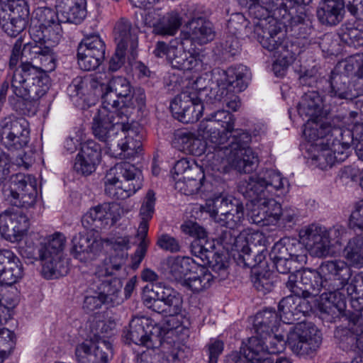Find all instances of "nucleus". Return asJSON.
I'll return each instance as SVG.
<instances>
[{"label":"nucleus","mask_w":363,"mask_h":363,"mask_svg":"<svg viewBox=\"0 0 363 363\" xmlns=\"http://www.w3.org/2000/svg\"><path fill=\"white\" fill-rule=\"evenodd\" d=\"M9 66L12 71L11 89L21 98L17 104L21 107L26 101H37L46 94L50 87L47 74L56 67V55L48 47L41 44L23 45V39L15 42L10 55Z\"/></svg>","instance_id":"obj_1"},{"label":"nucleus","mask_w":363,"mask_h":363,"mask_svg":"<svg viewBox=\"0 0 363 363\" xmlns=\"http://www.w3.org/2000/svg\"><path fill=\"white\" fill-rule=\"evenodd\" d=\"M323 281L324 292L320 294L319 309L323 314L338 313L346 306V294L356 290L350 266L342 259H331L323 262L319 266Z\"/></svg>","instance_id":"obj_2"},{"label":"nucleus","mask_w":363,"mask_h":363,"mask_svg":"<svg viewBox=\"0 0 363 363\" xmlns=\"http://www.w3.org/2000/svg\"><path fill=\"white\" fill-rule=\"evenodd\" d=\"M105 194L119 200L128 198L141 189V172L128 162H121L111 168L105 177Z\"/></svg>","instance_id":"obj_3"},{"label":"nucleus","mask_w":363,"mask_h":363,"mask_svg":"<svg viewBox=\"0 0 363 363\" xmlns=\"http://www.w3.org/2000/svg\"><path fill=\"white\" fill-rule=\"evenodd\" d=\"M125 118H128L127 111L102 105L92 120L91 130L94 136L111 148L112 143L118 136L124 135Z\"/></svg>","instance_id":"obj_4"},{"label":"nucleus","mask_w":363,"mask_h":363,"mask_svg":"<svg viewBox=\"0 0 363 363\" xmlns=\"http://www.w3.org/2000/svg\"><path fill=\"white\" fill-rule=\"evenodd\" d=\"M165 330L147 317H135L123 330V337L127 344L134 343L147 349L159 348L164 344Z\"/></svg>","instance_id":"obj_5"},{"label":"nucleus","mask_w":363,"mask_h":363,"mask_svg":"<svg viewBox=\"0 0 363 363\" xmlns=\"http://www.w3.org/2000/svg\"><path fill=\"white\" fill-rule=\"evenodd\" d=\"M4 199L8 204L18 208L33 207L37 199L35 177L18 173L12 175L2 189Z\"/></svg>","instance_id":"obj_6"},{"label":"nucleus","mask_w":363,"mask_h":363,"mask_svg":"<svg viewBox=\"0 0 363 363\" xmlns=\"http://www.w3.org/2000/svg\"><path fill=\"white\" fill-rule=\"evenodd\" d=\"M206 117L198 126V133L203 139L215 145L225 143L228 135L234 128L235 118L233 113L218 109L206 112Z\"/></svg>","instance_id":"obj_7"},{"label":"nucleus","mask_w":363,"mask_h":363,"mask_svg":"<svg viewBox=\"0 0 363 363\" xmlns=\"http://www.w3.org/2000/svg\"><path fill=\"white\" fill-rule=\"evenodd\" d=\"M29 140V123L24 118L10 114L0 119V144L6 149L22 150Z\"/></svg>","instance_id":"obj_8"},{"label":"nucleus","mask_w":363,"mask_h":363,"mask_svg":"<svg viewBox=\"0 0 363 363\" xmlns=\"http://www.w3.org/2000/svg\"><path fill=\"white\" fill-rule=\"evenodd\" d=\"M286 342L294 354L303 357L312 354L319 347L321 337L313 323L301 320L290 329Z\"/></svg>","instance_id":"obj_9"},{"label":"nucleus","mask_w":363,"mask_h":363,"mask_svg":"<svg viewBox=\"0 0 363 363\" xmlns=\"http://www.w3.org/2000/svg\"><path fill=\"white\" fill-rule=\"evenodd\" d=\"M205 106L196 92L184 91L177 95L170 103L172 116L183 123L197 121L205 113Z\"/></svg>","instance_id":"obj_10"},{"label":"nucleus","mask_w":363,"mask_h":363,"mask_svg":"<svg viewBox=\"0 0 363 363\" xmlns=\"http://www.w3.org/2000/svg\"><path fill=\"white\" fill-rule=\"evenodd\" d=\"M359 317L356 314L349 315L348 328L335 331V337L343 350L362 353L356 355L350 363H363V323H359Z\"/></svg>","instance_id":"obj_11"},{"label":"nucleus","mask_w":363,"mask_h":363,"mask_svg":"<svg viewBox=\"0 0 363 363\" xmlns=\"http://www.w3.org/2000/svg\"><path fill=\"white\" fill-rule=\"evenodd\" d=\"M113 347L109 340H86L75 347L78 363H109L113 357Z\"/></svg>","instance_id":"obj_12"},{"label":"nucleus","mask_w":363,"mask_h":363,"mask_svg":"<svg viewBox=\"0 0 363 363\" xmlns=\"http://www.w3.org/2000/svg\"><path fill=\"white\" fill-rule=\"evenodd\" d=\"M119 207L114 203H104L91 208L82 218L84 228L98 231L113 225L120 218Z\"/></svg>","instance_id":"obj_13"},{"label":"nucleus","mask_w":363,"mask_h":363,"mask_svg":"<svg viewBox=\"0 0 363 363\" xmlns=\"http://www.w3.org/2000/svg\"><path fill=\"white\" fill-rule=\"evenodd\" d=\"M248 69L244 65L230 67L223 70V76L227 82L228 89L223 105L235 111L240 106L236 93L244 91L248 84Z\"/></svg>","instance_id":"obj_14"},{"label":"nucleus","mask_w":363,"mask_h":363,"mask_svg":"<svg viewBox=\"0 0 363 363\" xmlns=\"http://www.w3.org/2000/svg\"><path fill=\"white\" fill-rule=\"evenodd\" d=\"M66 242L65 236L59 232L48 236L40 242L45 262L42 267V274L48 279L57 277L59 254L63 250Z\"/></svg>","instance_id":"obj_15"},{"label":"nucleus","mask_w":363,"mask_h":363,"mask_svg":"<svg viewBox=\"0 0 363 363\" xmlns=\"http://www.w3.org/2000/svg\"><path fill=\"white\" fill-rule=\"evenodd\" d=\"M271 25L262 29V31L252 33V38L256 39L262 48L274 57H281L284 52H288L285 43V33L281 22L272 19Z\"/></svg>","instance_id":"obj_16"},{"label":"nucleus","mask_w":363,"mask_h":363,"mask_svg":"<svg viewBox=\"0 0 363 363\" xmlns=\"http://www.w3.org/2000/svg\"><path fill=\"white\" fill-rule=\"evenodd\" d=\"M191 40L199 45H206L213 40L216 36L212 22L201 9H194L186 23Z\"/></svg>","instance_id":"obj_17"},{"label":"nucleus","mask_w":363,"mask_h":363,"mask_svg":"<svg viewBox=\"0 0 363 363\" xmlns=\"http://www.w3.org/2000/svg\"><path fill=\"white\" fill-rule=\"evenodd\" d=\"M267 4L262 1H255L247 5H241L248 9L249 15L253 18V33L262 31V29L271 25V20H278L276 11L282 5V0H267Z\"/></svg>","instance_id":"obj_18"},{"label":"nucleus","mask_w":363,"mask_h":363,"mask_svg":"<svg viewBox=\"0 0 363 363\" xmlns=\"http://www.w3.org/2000/svg\"><path fill=\"white\" fill-rule=\"evenodd\" d=\"M300 238L313 255L323 257L330 254V244L325 227L314 223L309 225L300 231Z\"/></svg>","instance_id":"obj_19"},{"label":"nucleus","mask_w":363,"mask_h":363,"mask_svg":"<svg viewBox=\"0 0 363 363\" xmlns=\"http://www.w3.org/2000/svg\"><path fill=\"white\" fill-rule=\"evenodd\" d=\"M181 230L194 238L190 249L192 255L196 258L206 260L212 255L213 244L208 241V233L203 226L196 222L188 220L181 225Z\"/></svg>","instance_id":"obj_20"},{"label":"nucleus","mask_w":363,"mask_h":363,"mask_svg":"<svg viewBox=\"0 0 363 363\" xmlns=\"http://www.w3.org/2000/svg\"><path fill=\"white\" fill-rule=\"evenodd\" d=\"M71 255L82 262L96 259L103 249V241L88 233H79L72 239Z\"/></svg>","instance_id":"obj_21"},{"label":"nucleus","mask_w":363,"mask_h":363,"mask_svg":"<svg viewBox=\"0 0 363 363\" xmlns=\"http://www.w3.org/2000/svg\"><path fill=\"white\" fill-rule=\"evenodd\" d=\"M311 311L312 306L307 299L294 294L283 298L278 306L281 322L289 325L294 324Z\"/></svg>","instance_id":"obj_22"},{"label":"nucleus","mask_w":363,"mask_h":363,"mask_svg":"<svg viewBox=\"0 0 363 363\" xmlns=\"http://www.w3.org/2000/svg\"><path fill=\"white\" fill-rule=\"evenodd\" d=\"M29 224L28 217L23 213H11L6 211L0 214V233L11 242L21 240Z\"/></svg>","instance_id":"obj_23"},{"label":"nucleus","mask_w":363,"mask_h":363,"mask_svg":"<svg viewBox=\"0 0 363 363\" xmlns=\"http://www.w3.org/2000/svg\"><path fill=\"white\" fill-rule=\"evenodd\" d=\"M23 7L21 4H17L15 1H12V4L9 5L10 10L14 14L16 10L17 17H11V14L3 8L0 9V27L10 37H16L26 27L29 11L26 3L23 1Z\"/></svg>","instance_id":"obj_24"},{"label":"nucleus","mask_w":363,"mask_h":363,"mask_svg":"<svg viewBox=\"0 0 363 363\" xmlns=\"http://www.w3.org/2000/svg\"><path fill=\"white\" fill-rule=\"evenodd\" d=\"M131 93L132 86L125 77H114L109 81L101 96L102 104L113 109L120 108Z\"/></svg>","instance_id":"obj_25"},{"label":"nucleus","mask_w":363,"mask_h":363,"mask_svg":"<svg viewBox=\"0 0 363 363\" xmlns=\"http://www.w3.org/2000/svg\"><path fill=\"white\" fill-rule=\"evenodd\" d=\"M152 292L160 302V313L174 316L180 314L183 308V296L174 288L162 283L155 285Z\"/></svg>","instance_id":"obj_26"},{"label":"nucleus","mask_w":363,"mask_h":363,"mask_svg":"<svg viewBox=\"0 0 363 363\" xmlns=\"http://www.w3.org/2000/svg\"><path fill=\"white\" fill-rule=\"evenodd\" d=\"M268 251L263 245L258 247L255 244L246 243L239 247L237 255L234 254L235 259L239 266L242 267L259 269L267 267L265 261Z\"/></svg>","instance_id":"obj_27"},{"label":"nucleus","mask_w":363,"mask_h":363,"mask_svg":"<svg viewBox=\"0 0 363 363\" xmlns=\"http://www.w3.org/2000/svg\"><path fill=\"white\" fill-rule=\"evenodd\" d=\"M155 12H148L144 17L145 25L153 27L154 32L161 35H174L182 23V18L176 11H171L157 21H155Z\"/></svg>","instance_id":"obj_28"},{"label":"nucleus","mask_w":363,"mask_h":363,"mask_svg":"<svg viewBox=\"0 0 363 363\" xmlns=\"http://www.w3.org/2000/svg\"><path fill=\"white\" fill-rule=\"evenodd\" d=\"M328 81L330 84L328 94L333 99L352 101L359 95L348 76L339 74L336 69L331 72Z\"/></svg>","instance_id":"obj_29"},{"label":"nucleus","mask_w":363,"mask_h":363,"mask_svg":"<svg viewBox=\"0 0 363 363\" xmlns=\"http://www.w3.org/2000/svg\"><path fill=\"white\" fill-rule=\"evenodd\" d=\"M94 286L100 294L106 306L114 307L120 305L123 298L121 296L123 284L121 280L117 277H108L99 279L95 281Z\"/></svg>","instance_id":"obj_30"},{"label":"nucleus","mask_w":363,"mask_h":363,"mask_svg":"<svg viewBox=\"0 0 363 363\" xmlns=\"http://www.w3.org/2000/svg\"><path fill=\"white\" fill-rule=\"evenodd\" d=\"M252 141L251 134L242 128H233L228 135V139L225 144L215 145L213 147L217 150L218 155H229L234 152L245 151L250 147Z\"/></svg>","instance_id":"obj_31"},{"label":"nucleus","mask_w":363,"mask_h":363,"mask_svg":"<svg viewBox=\"0 0 363 363\" xmlns=\"http://www.w3.org/2000/svg\"><path fill=\"white\" fill-rule=\"evenodd\" d=\"M86 0H56V10L64 23H82L86 16Z\"/></svg>","instance_id":"obj_32"},{"label":"nucleus","mask_w":363,"mask_h":363,"mask_svg":"<svg viewBox=\"0 0 363 363\" xmlns=\"http://www.w3.org/2000/svg\"><path fill=\"white\" fill-rule=\"evenodd\" d=\"M316 16L322 25L336 26L343 19L344 2L342 0H321Z\"/></svg>","instance_id":"obj_33"},{"label":"nucleus","mask_w":363,"mask_h":363,"mask_svg":"<svg viewBox=\"0 0 363 363\" xmlns=\"http://www.w3.org/2000/svg\"><path fill=\"white\" fill-rule=\"evenodd\" d=\"M298 113L307 121H317L323 111V100L316 91L306 92L297 107Z\"/></svg>","instance_id":"obj_34"},{"label":"nucleus","mask_w":363,"mask_h":363,"mask_svg":"<svg viewBox=\"0 0 363 363\" xmlns=\"http://www.w3.org/2000/svg\"><path fill=\"white\" fill-rule=\"evenodd\" d=\"M281 322L280 313L273 308H266L258 312L254 320L255 333L259 336H267L270 333H277Z\"/></svg>","instance_id":"obj_35"},{"label":"nucleus","mask_w":363,"mask_h":363,"mask_svg":"<svg viewBox=\"0 0 363 363\" xmlns=\"http://www.w3.org/2000/svg\"><path fill=\"white\" fill-rule=\"evenodd\" d=\"M267 336H252L249 337L247 343L243 347L245 358L254 363H272L271 355L268 352V346H266Z\"/></svg>","instance_id":"obj_36"},{"label":"nucleus","mask_w":363,"mask_h":363,"mask_svg":"<svg viewBox=\"0 0 363 363\" xmlns=\"http://www.w3.org/2000/svg\"><path fill=\"white\" fill-rule=\"evenodd\" d=\"M113 34L117 46L129 48L131 55L134 57L138 48V37L133 33L131 23L128 19L121 18L116 23Z\"/></svg>","instance_id":"obj_37"},{"label":"nucleus","mask_w":363,"mask_h":363,"mask_svg":"<svg viewBox=\"0 0 363 363\" xmlns=\"http://www.w3.org/2000/svg\"><path fill=\"white\" fill-rule=\"evenodd\" d=\"M240 191L252 202L259 201L269 194L262 172L257 175L249 177L248 180L240 186Z\"/></svg>","instance_id":"obj_38"},{"label":"nucleus","mask_w":363,"mask_h":363,"mask_svg":"<svg viewBox=\"0 0 363 363\" xmlns=\"http://www.w3.org/2000/svg\"><path fill=\"white\" fill-rule=\"evenodd\" d=\"M275 13L278 17L279 22H281V26L283 24L291 27L298 25L308 26L309 21L303 7L296 9L289 4L288 5L284 0H282V5L280 6L279 9Z\"/></svg>","instance_id":"obj_39"},{"label":"nucleus","mask_w":363,"mask_h":363,"mask_svg":"<svg viewBox=\"0 0 363 363\" xmlns=\"http://www.w3.org/2000/svg\"><path fill=\"white\" fill-rule=\"evenodd\" d=\"M228 163L232 164L239 172L248 174L257 167L258 157L252 149H247L245 151L234 152L229 155L222 156Z\"/></svg>","instance_id":"obj_40"},{"label":"nucleus","mask_w":363,"mask_h":363,"mask_svg":"<svg viewBox=\"0 0 363 363\" xmlns=\"http://www.w3.org/2000/svg\"><path fill=\"white\" fill-rule=\"evenodd\" d=\"M123 130L124 135L118 136V138H121V140L117 141V146L121 150V152L119 154L121 157L130 158L134 157L141 150L142 137L133 129L128 128L125 124Z\"/></svg>","instance_id":"obj_41"},{"label":"nucleus","mask_w":363,"mask_h":363,"mask_svg":"<svg viewBox=\"0 0 363 363\" xmlns=\"http://www.w3.org/2000/svg\"><path fill=\"white\" fill-rule=\"evenodd\" d=\"M168 61L173 68L179 70H191L201 64L198 56L177 46L170 50Z\"/></svg>","instance_id":"obj_42"},{"label":"nucleus","mask_w":363,"mask_h":363,"mask_svg":"<svg viewBox=\"0 0 363 363\" xmlns=\"http://www.w3.org/2000/svg\"><path fill=\"white\" fill-rule=\"evenodd\" d=\"M128 259V253L125 251L112 254L106 259L102 265L99 266L95 272L98 279L116 277L117 272L120 271L125 264Z\"/></svg>","instance_id":"obj_43"},{"label":"nucleus","mask_w":363,"mask_h":363,"mask_svg":"<svg viewBox=\"0 0 363 363\" xmlns=\"http://www.w3.org/2000/svg\"><path fill=\"white\" fill-rule=\"evenodd\" d=\"M155 192L152 190H149L140 208V222L137 230V237H147L149 222L152 218L155 212Z\"/></svg>","instance_id":"obj_44"},{"label":"nucleus","mask_w":363,"mask_h":363,"mask_svg":"<svg viewBox=\"0 0 363 363\" xmlns=\"http://www.w3.org/2000/svg\"><path fill=\"white\" fill-rule=\"evenodd\" d=\"M198 262L199 260L189 257H177L169 262V274L172 279L184 284L186 277L192 272Z\"/></svg>","instance_id":"obj_45"},{"label":"nucleus","mask_w":363,"mask_h":363,"mask_svg":"<svg viewBox=\"0 0 363 363\" xmlns=\"http://www.w3.org/2000/svg\"><path fill=\"white\" fill-rule=\"evenodd\" d=\"M196 268V271L194 272V274L184 279L182 285L189 288L194 293H199L211 286L214 277L204 267L197 264Z\"/></svg>","instance_id":"obj_46"},{"label":"nucleus","mask_w":363,"mask_h":363,"mask_svg":"<svg viewBox=\"0 0 363 363\" xmlns=\"http://www.w3.org/2000/svg\"><path fill=\"white\" fill-rule=\"evenodd\" d=\"M269 194L280 196L289 191V183L286 177L274 169L262 171Z\"/></svg>","instance_id":"obj_47"},{"label":"nucleus","mask_w":363,"mask_h":363,"mask_svg":"<svg viewBox=\"0 0 363 363\" xmlns=\"http://www.w3.org/2000/svg\"><path fill=\"white\" fill-rule=\"evenodd\" d=\"M251 281L257 291L266 294L274 288L275 276L272 272L264 267L254 269L251 271Z\"/></svg>","instance_id":"obj_48"},{"label":"nucleus","mask_w":363,"mask_h":363,"mask_svg":"<svg viewBox=\"0 0 363 363\" xmlns=\"http://www.w3.org/2000/svg\"><path fill=\"white\" fill-rule=\"evenodd\" d=\"M227 89V82L225 80V77L222 75L220 79L217 80V86L209 90L202 102L206 106L205 113L213 108L223 106Z\"/></svg>","instance_id":"obj_49"},{"label":"nucleus","mask_w":363,"mask_h":363,"mask_svg":"<svg viewBox=\"0 0 363 363\" xmlns=\"http://www.w3.org/2000/svg\"><path fill=\"white\" fill-rule=\"evenodd\" d=\"M60 23H54V24L49 25V26L41 27L39 31L40 34L36 35V38H33L32 41L24 45L33 44V43L38 45L41 44V47H48L52 52H54L52 45L49 43H57L60 40L62 33Z\"/></svg>","instance_id":"obj_50"},{"label":"nucleus","mask_w":363,"mask_h":363,"mask_svg":"<svg viewBox=\"0 0 363 363\" xmlns=\"http://www.w3.org/2000/svg\"><path fill=\"white\" fill-rule=\"evenodd\" d=\"M343 255L352 266L363 267V235H356L350 239L344 248Z\"/></svg>","instance_id":"obj_51"},{"label":"nucleus","mask_w":363,"mask_h":363,"mask_svg":"<svg viewBox=\"0 0 363 363\" xmlns=\"http://www.w3.org/2000/svg\"><path fill=\"white\" fill-rule=\"evenodd\" d=\"M304 281L307 297L318 295L323 289V281L320 273L319 267L317 270L311 269H298Z\"/></svg>","instance_id":"obj_52"},{"label":"nucleus","mask_w":363,"mask_h":363,"mask_svg":"<svg viewBox=\"0 0 363 363\" xmlns=\"http://www.w3.org/2000/svg\"><path fill=\"white\" fill-rule=\"evenodd\" d=\"M23 267L20 259L15 255L5 269L0 273V284L11 286L23 277Z\"/></svg>","instance_id":"obj_53"},{"label":"nucleus","mask_w":363,"mask_h":363,"mask_svg":"<svg viewBox=\"0 0 363 363\" xmlns=\"http://www.w3.org/2000/svg\"><path fill=\"white\" fill-rule=\"evenodd\" d=\"M232 199L223 195L216 196L213 199L208 200L205 206H201V209L208 213L210 216L218 222V218L223 217L228 213L229 203H230Z\"/></svg>","instance_id":"obj_54"},{"label":"nucleus","mask_w":363,"mask_h":363,"mask_svg":"<svg viewBox=\"0 0 363 363\" xmlns=\"http://www.w3.org/2000/svg\"><path fill=\"white\" fill-rule=\"evenodd\" d=\"M78 48L105 58L106 44L97 33L85 35L78 45Z\"/></svg>","instance_id":"obj_55"},{"label":"nucleus","mask_w":363,"mask_h":363,"mask_svg":"<svg viewBox=\"0 0 363 363\" xmlns=\"http://www.w3.org/2000/svg\"><path fill=\"white\" fill-rule=\"evenodd\" d=\"M211 182H201L195 179L179 178L175 183V189L185 195H192L199 191H213Z\"/></svg>","instance_id":"obj_56"},{"label":"nucleus","mask_w":363,"mask_h":363,"mask_svg":"<svg viewBox=\"0 0 363 363\" xmlns=\"http://www.w3.org/2000/svg\"><path fill=\"white\" fill-rule=\"evenodd\" d=\"M239 230L226 227L221 230L216 238L218 245L223 247L228 252L238 251L240 246L238 245L240 238L238 237Z\"/></svg>","instance_id":"obj_57"},{"label":"nucleus","mask_w":363,"mask_h":363,"mask_svg":"<svg viewBox=\"0 0 363 363\" xmlns=\"http://www.w3.org/2000/svg\"><path fill=\"white\" fill-rule=\"evenodd\" d=\"M359 292L356 287L355 291H354L351 294H346V296H350V301L351 304V307L354 309V311H347L346 307L340 311H338V313L335 315L333 314H327L328 315H330L332 319H335L336 318L344 317L347 320H349V315L356 314L359 315V323H363V293L362 296H359Z\"/></svg>","instance_id":"obj_58"},{"label":"nucleus","mask_w":363,"mask_h":363,"mask_svg":"<svg viewBox=\"0 0 363 363\" xmlns=\"http://www.w3.org/2000/svg\"><path fill=\"white\" fill-rule=\"evenodd\" d=\"M321 128L325 130V136H330L333 140L341 143L346 147V149H350L352 144H354L359 139L354 138L353 133L350 129H342L337 127H325L321 125Z\"/></svg>","instance_id":"obj_59"},{"label":"nucleus","mask_w":363,"mask_h":363,"mask_svg":"<svg viewBox=\"0 0 363 363\" xmlns=\"http://www.w3.org/2000/svg\"><path fill=\"white\" fill-rule=\"evenodd\" d=\"M77 57L79 67L84 71L95 70L102 64L105 59L95 54L89 53L78 47Z\"/></svg>","instance_id":"obj_60"},{"label":"nucleus","mask_w":363,"mask_h":363,"mask_svg":"<svg viewBox=\"0 0 363 363\" xmlns=\"http://www.w3.org/2000/svg\"><path fill=\"white\" fill-rule=\"evenodd\" d=\"M146 101V96L144 89L136 87L132 90L130 96L125 100L123 105L118 108L120 111H127L128 115L130 113L128 109L138 108L141 110L145 106Z\"/></svg>","instance_id":"obj_61"},{"label":"nucleus","mask_w":363,"mask_h":363,"mask_svg":"<svg viewBox=\"0 0 363 363\" xmlns=\"http://www.w3.org/2000/svg\"><path fill=\"white\" fill-rule=\"evenodd\" d=\"M347 226L356 235H363V199L354 204Z\"/></svg>","instance_id":"obj_62"},{"label":"nucleus","mask_w":363,"mask_h":363,"mask_svg":"<svg viewBox=\"0 0 363 363\" xmlns=\"http://www.w3.org/2000/svg\"><path fill=\"white\" fill-rule=\"evenodd\" d=\"M94 284L91 285L86 291L83 302V309L86 313H91L100 309L103 305H105L100 294Z\"/></svg>","instance_id":"obj_63"},{"label":"nucleus","mask_w":363,"mask_h":363,"mask_svg":"<svg viewBox=\"0 0 363 363\" xmlns=\"http://www.w3.org/2000/svg\"><path fill=\"white\" fill-rule=\"evenodd\" d=\"M304 281H302L301 275L298 269H296L294 272L289 275L288 280L286 282V288L297 296L307 298L306 288H304Z\"/></svg>","instance_id":"obj_64"}]
</instances>
